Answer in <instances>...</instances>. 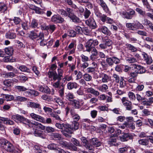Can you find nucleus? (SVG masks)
Returning a JSON list of instances; mask_svg holds the SVG:
<instances>
[{
    "label": "nucleus",
    "mask_w": 153,
    "mask_h": 153,
    "mask_svg": "<svg viewBox=\"0 0 153 153\" xmlns=\"http://www.w3.org/2000/svg\"><path fill=\"white\" fill-rule=\"evenodd\" d=\"M48 75L50 78H52L54 81L61 80L60 79L57 73L55 71H49L48 72Z\"/></svg>",
    "instance_id": "f3484780"
},
{
    "label": "nucleus",
    "mask_w": 153,
    "mask_h": 153,
    "mask_svg": "<svg viewBox=\"0 0 153 153\" xmlns=\"http://www.w3.org/2000/svg\"><path fill=\"white\" fill-rule=\"evenodd\" d=\"M90 29L87 27H85L82 28V32L85 34L88 35L90 33Z\"/></svg>",
    "instance_id": "a18cd8bd"
},
{
    "label": "nucleus",
    "mask_w": 153,
    "mask_h": 153,
    "mask_svg": "<svg viewBox=\"0 0 153 153\" xmlns=\"http://www.w3.org/2000/svg\"><path fill=\"white\" fill-rule=\"evenodd\" d=\"M122 102L128 110H131L132 109L131 102L128 100L126 97H123L121 99Z\"/></svg>",
    "instance_id": "6e6552de"
},
{
    "label": "nucleus",
    "mask_w": 153,
    "mask_h": 153,
    "mask_svg": "<svg viewBox=\"0 0 153 153\" xmlns=\"http://www.w3.org/2000/svg\"><path fill=\"white\" fill-rule=\"evenodd\" d=\"M1 122L3 121L5 124L10 125H13L14 122L7 118H2L1 119Z\"/></svg>",
    "instance_id": "473e14b6"
},
{
    "label": "nucleus",
    "mask_w": 153,
    "mask_h": 153,
    "mask_svg": "<svg viewBox=\"0 0 153 153\" xmlns=\"http://www.w3.org/2000/svg\"><path fill=\"white\" fill-rule=\"evenodd\" d=\"M91 14L90 11L88 10L87 8L85 9V10L84 12V16L85 19L88 18Z\"/></svg>",
    "instance_id": "603ef678"
},
{
    "label": "nucleus",
    "mask_w": 153,
    "mask_h": 153,
    "mask_svg": "<svg viewBox=\"0 0 153 153\" xmlns=\"http://www.w3.org/2000/svg\"><path fill=\"white\" fill-rule=\"evenodd\" d=\"M86 91L88 93H90L95 96L96 97L100 95V93L97 91L95 90L92 88H86Z\"/></svg>",
    "instance_id": "5701e85b"
},
{
    "label": "nucleus",
    "mask_w": 153,
    "mask_h": 153,
    "mask_svg": "<svg viewBox=\"0 0 153 153\" xmlns=\"http://www.w3.org/2000/svg\"><path fill=\"white\" fill-rule=\"evenodd\" d=\"M48 148L51 150H57L58 148L56 144L54 143L50 144L48 146Z\"/></svg>",
    "instance_id": "864d4df0"
},
{
    "label": "nucleus",
    "mask_w": 153,
    "mask_h": 153,
    "mask_svg": "<svg viewBox=\"0 0 153 153\" xmlns=\"http://www.w3.org/2000/svg\"><path fill=\"white\" fill-rule=\"evenodd\" d=\"M5 53L10 56H12L13 54L14 49L13 47H9L5 48L4 49Z\"/></svg>",
    "instance_id": "7c9ffc66"
},
{
    "label": "nucleus",
    "mask_w": 153,
    "mask_h": 153,
    "mask_svg": "<svg viewBox=\"0 0 153 153\" xmlns=\"http://www.w3.org/2000/svg\"><path fill=\"white\" fill-rule=\"evenodd\" d=\"M100 19L103 23L106 22L108 23L112 24L113 22V20L108 17L105 14H102L99 18Z\"/></svg>",
    "instance_id": "ddd939ff"
},
{
    "label": "nucleus",
    "mask_w": 153,
    "mask_h": 153,
    "mask_svg": "<svg viewBox=\"0 0 153 153\" xmlns=\"http://www.w3.org/2000/svg\"><path fill=\"white\" fill-rule=\"evenodd\" d=\"M35 121L32 122L26 118L23 124H25L27 126V127L31 128L34 127L33 126L35 125Z\"/></svg>",
    "instance_id": "b1692460"
},
{
    "label": "nucleus",
    "mask_w": 153,
    "mask_h": 153,
    "mask_svg": "<svg viewBox=\"0 0 153 153\" xmlns=\"http://www.w3.org/2000/svg\"><path fill=\"white\" fill-rule=\"evenodd\" d=\"M51 137L53 139L56 140H59L61 138V135L58 133H53Z\"/></svg>",
    "instance_id": "a19ab883"
},
{
    "label": "nucleus",
    "mask_w": 153,
    "mask_h": 153,
    "mask_svg": "<svg viewBox=\"0 0 153 153\" xmlns=\"http://www.w3.org/2000/svg\"><path fill=\"white\" fill-rule=\"evenodd\" d=\"M75 97L73 94L71 92L68 93L66 95V98L70 101L71 103V101H73L72 100Z\"/></svg>",
    "instance_id": "e433bc0d"
},
{
    "label": "nucleus",
    "mask_w": 153,
    "mask_h": 153,
    "mask_svg": "<svg viewBox=\"0 0 153 153\" xmlns=\"http://www.w3.org/2000/svg\"><path fill=\"white\" fill-rule=\"evenodd\" d=\"M99 77L101 79V81L103 83H107L111 80L110 76L103 72L99 73Z\"/></svg>",
    "instance_id": "1a4fd4ad"
},
{
    "label": "nucleus",
    "mask_w": 153,
    "mask_h": 153,
    "mask_svg": "<svg viewBox=\"0 0 153 153\" xmlns=\"http://www.w3.org/2000/svg\"><path fill=\"white\" fill-rule=\"evenodd\" d=\"M123 68V65H117L115 67V70L117 72L122 71Z\"/></svg>",
    "instance_id": "69168bd1"
},
{
    "label": "nucleus",
    "mask_w": 153,
    "mask_h": 153,
    "mask_svg": "<svg viewBox=\"0 0 153 153\" xmlns=\"http://www.w3.org/2000/svg\"><path fill=\"white\" fill-rule=\"evenodd\" d=\"M106 62L110 66H112L114 63L118 64L121 63V59L118 58L115 56L111 57H107L106 59Z\"/></svg>",
    "instance_id": "20e7f679"
},
{
    "label": "nucleus",
    "mask_w": 153,
    "mask_h": 153,
    "mask_svg": "<svg viewBox=\"0 0 153 153\" xmlns=\"http://www.w3.org/2000/svg\"><path fill=\"white\" fill-rule=\"evenodd\" d=\"M83 79L86 81H90L92 79V76L89 74L87 73H85L83 75Z\"/></svg>",
    "instance_id": "37998d69"
},
{
    "label": "nucleus",
    "mask_w": 153,
    "mask_h": 153,
    "mask_svg": "<svg viewBox=\"0 0 153 153\" xmlns=\"http://www.w3.org/2000/svg\"><path fill=\"white\" fill-rule=\"evenodd\" d=\"M85 47L86 48L85 51H90V48H95L93 45V39H89L86 43Z\"/></svg>",
    "instance_id": "4be33fe9"
},
{
    "label": "nucleus",
    "mask_w": 153,
    "mask_h": 153,
    "mask_svg": "<svg viewBox=\"0 0 153 153\" xmlns=\"http://www.w3.org/2000/svg\"><path fill=\"white\" fill-rule=\"evenodd\" d=\"M66 10V16L69 17L73 22L77 23L81 22L80 19L74 14L73 9L70 8H67Z\"/></svg>",
    "instance_id": "f03ea898"
},
{
    "label": "nucleus",
    "mask_w": 153,
    "mask_h": 153,
    "mask_svg": "<svg viewBox=\"0 0 153 153\" xmlns=\"http://www.w3.org/2000/svg\"><path fill=\"white\" fill-rule=\"evenodd\" d=\"M30 115L32 119L37 121H39L43 123L45 122L44 118L43 117L40 115L36 114L34 113H31Z\"/></svg>",
    "instance_id": "9b49d317"
},
{
    "label": "nucleus",
    "mask_w": 153,
    "mask_h": 153,
    "mask_svg": "<svg viewBox=\"0 0 153 153\" xmlns=\"http://www.w3.org/2000/svg\"><path fill=\"white\" fill-rule=\"evenodd\" d=\"M71 125L68 124H65L62 131H61L63 134L66 137L68 136V134H71L73 131L71 128Z\"/></svg>",
    "instance_id": "0eeeda50"
},
{
    "label": "nucleus",
    "mask_w": 153,
    "mask_h": 153,
    "mask_svg": "<svg viewBox=\"0 0 153 153\" xmlns=\"http://www.w3.org/2000/svg\"><path fill=\"white\" fill-rule=\"evenodd\" d=\"M51 21L55 23H62L65 21L64 19L59 15H54L52 16Z\"/></svg>",
    "instance_id": "9d476101"
},
{
    "label": "nucleus",
    "mask_w": 153,
    "mask_h": 153,
    "mask_svg": "<svg viewBox=\"0 0 153 153\" xmlns=\"http://www.w3.org/2000/svg\"><path fill=\"white\" fill-rule=\"evenodd\" d=\"M15 100L20 102L25 101L27 100V98L25 97L17 96L15 98Z\"/></svg>",
    "instance_id": "680f3d73"
},
{
    "label": "nucleus",
    "mask_w": 153,
    "mask_h": 153,
    "mask_svg": "<svg viewBox=\"0 0 153 153\" xmlns=\"http://www.w3.org/2000/svg\"><path fill=\"white\" fill-rule=\"evenodd\" d=\"M136 11L138 12L139 14L143 16H144L146 14V12L143 11L140 8H136Z\"/></svg>",
    "instance_id": "4d7b16f0"
},
{
    "label": "nucleus",
    "mask_w": 153,
    "mask_h": 153,
    "mask_svg": "<svg viewBox=\"0 0 153 153\" xmlns=\"http://www.w3.org/2000/svg\"><path fill=\"white\" fill-rule=\"evenodd\" d=\"M5 37L7 39H13L16 38V35L12 32H8L6 33Z\"/></svg>",
    "instance_id": "f704fd0d"
},
{
    "label": "nucleus",
    "mask_w": 153,
    "mask_h": 153,
    "mask_svg": "<svg viewBox=\"0 0 153 153\" xmlns=\"http://www.w3.org/2000/svg\"><path fill=\"white\" fill-rule=\"evenodd\" d=\"M0 145L7 152L11 153H13L17 149L15 148L14 146L10 142L4 139L0 140Z\"/></svg>",
    "instance_id": "f257e3e1"
},
{
    "label": "nucleus",
    "mask_w": 153,
    "mask_h": 153,
    "mask_svg": "<svg viewBox=\"0 0 153 153\" xmlns=\"http://www.w3.org/2000/svg\"><path fill=\"white\" fill-rule=\"evenodd\" d=\"M126 61L128 63H134L137 62L136 59L134 57H127V58Z\"/></svg>",
    "instance_id": "5fc2aeb1"
},
{
    "label": "nucleus",
    "mask_w": 153,
    "mask_h": 153,
    "mask_svg": "<svg viewBox=\"0 0 153 153\" xmlns=\"http://www.w3.org/2000/svg\"><path fill=\"white\" fill-rule=\"evenodd\" d=\"M2 95L3 96V97H5V100L7 101H11L14 99V97L12 95L4 94H3Z\"/></svg>",
    "instance_id": "c03bdc74"
},
{
    "label": "nucleus",
    "mask_w": 153,
    "mask_h": 153,
    "mask_svg": "<svg viewBox=\"0 0 153 153\" xmlns=\"http://www.w3.org/2000/svg\"><path fill=\"white\" fill-rule=\"evenodd\" d=\"M121 13L124 18L127 19H131L135 15V12L132 9H131L128 12L123 11Z\"/></svg>",
    "instance_id": "39448f33"
},
{
    "label": "nucleus",
    "mask_w": 153,
    "mask_h": 153,
    "mask_svg": "<svg viewBox=\"0 0 153 153\" xmlns=\"http://www.w3.org/2000/svg\"><path fill=\"white\" fill-rule=\"evenodd\" d=\"M29 38L32 40L36 39L38 37V34L34 31H32L30 32L29 36Z\"/></svg>",
    "instance_id": "58836bf2"
},
{
    "label": "nucleus",
    "mask_w": 153,
    "mask_h": 153,
    "mask_svg": "<svg viewBox=\"0 0 153 153\" xmlns=\"http://www.w3.org/2000/svg\"><path fill=\"white\" fill-rule=\"evenodd\" d=\"M75 108L79 109L83 105V103L80 101L76 100H73L71 101L70 103Z\"/></svg>",
    "instance_id": "2eb2a0df"
},
{
    "label": "nucleus",
    "mask_w": 153,
    "mask_h": 153,
    "mask_svg": "<svg viewBox=\"0 0 153 153\" xmlns=\"http://www.w3.org/2000/svg\"><path fill=\"white\" fill-rule=\"evenodd\" d=\"M81 140L82 141V145L84 146H86L87 144H88V141L86 139V138L84 137H82L81 138Z\"/></svg>",
    "instance_id": "0e129e2a"
},
{
    "label": "nucleus",
    "mask_w": 153,
    "mask_h": 153,
    "mask_svg": "<svg viewBox=\"0 0 153 153\" xmlns=\"http://www.w3.org/2000/svg\"><path fill=\"white\" fill-rule=\"evenodd\" d=\"M27 106L28 107L32 108H37L38 109L41 108L40 105L39 103H36L34 102H29L27 104Z\"/></svg>",
    "instance_id": "393cba45"
},
{
    "label": "nucleus",
    "mask_w": 153,
    "mask_h": 153,
    "mask_svg": "<svg viewBox=\"0 0 153 153\" xmlns=\"http://www.w3.org/2000/svg\"><path fill=\"white\" fill-rule=\"evenodd\" d=\"M18 79L21 82H24L27 80V78L24 76H18Z\"/></svg>",
    "instance_id": "6e6d98bb"
},
{
    "label": "nucleus",
    "mask_w": 153,
    "mask_h": 153,
    "mask_svg": "<svg viewBox=\"0 0 153 153\" xmlns=\"http://www.w3.org/2000/svg\"><path fill=\"white\" fill-rule=\"evenodd\" d=\"M91 144L96 147H99L101 146V143L96 138H93L91 140Z\"/></svg>",
    "instance_id": "a878e982"
},
{
    "label": "nucleus",
    "mask_w": 153,
    "mask_h": 153,
    "mask_svg": "<svg viewBox=\"0 0 153 153\" xmlns=\"http://www.w3.org/2000/svg\"><path fill=\"white\" fill-rule=\"evenodd\" d=\"M138 142L140 145L146 146L148 144L149 141L147 139H142L139 140Z\"/></svg>",
    "instance_id": "ea45409f"
},
{
    "label": "nucleus",
    "mask_w": 153,
    "mask_h": 153,
    "mask_svg": "<svg viewBox=\"0 0 153 153\" xmlns=\"http://www.w3.org/2000/svg\"><path fill=\"white\" fill-rule=\"evenodd\" d=\"M86 24L92 29H95L97 27L95 20L93 18L90 17L89 19L86 20Z\"/></svg>",
    "instance_id": "423d86ee"
},
{
    "label": "nucleus",
    "mask_w": 153,
    "mask_h": 153,
    "mask_svg": "<svg viewBox=\"0 0 153 153\" xmlns=\"http://www.w3.org/2000/svg\"><path fill=\"white\" fill-rule=\"evenodd\" d=\"M138 74V72H137L136 71H135L134 72L130 73L129 75L131 78H134L137 76Z\"/></svg>",
    "instance_id": "052dcab7"
},
{
    "label": "nucleus",
    "mask_w": 153,
    "mask_h": 153,
    "mask_svg": "<svg viewBox=\"0 0 153 153\" xmlns=\"http://www.w3.org/2000/svg\"><path fill=\"white\" fill-rule=\"evenodd\" d=\"M34 134L36 137H39L43 138H45V136L43 134V132L37 129H35Z\"/></svg>",
    "instance_id": "c756f323"
},
{
    "label": "nucleus",
    "mask_w": 153,
    "mask_h": 153,
    "mask_svg": "<svg viewBox=\"0 0 153 153\" xmlns=\"http://www.w3.org/2000/svg\"><path fill=\"white\" fill-rule=\"evenodd\" d=\"M34 126H36V128H39L42 129V130H44L45 128V127L42 125L40 123H39L37 122H35V125Z\"/></svg>",
    "instance_id": "09e8293b"
},
{
    "label": "nucleus",
    "mask_w": 153,
    "mask_h": 153,
    "mask_svg": "<svg viewBox=\"0 0 153 153\" xmlns=\"http://www.w3.org/2000/svg\"><path fill=\"white\" fill-rule=\"evenodd\" d=\"M120 140L122 142L126 141L129 139H132V136L130 134L128 133H124L123 135L120 136Z\"/></svg>",
    "instance_id": "f8f14e48"
},
{
    "label": "nucleus",
    "mask_w": 153,
    "mask_h": 153,
    "mask_svg": "<svg viewBox=\"0 0 153 153\" xmlns=\"http://www.w3.org/2000/svg\"><path fill=\"white\" fill-rule=\"evenodd\" d=\"M128 97L130 100H134L136 99L135 94L132 92L129 91L128 93Z\"/></svg>",
    "instance_id": "3c124183"
},
{
    "label": "nucleus",
    "mask_w": 153,
    "mask_h": 153,
    "mask_svg": "<svg viewBox=\"0 0 153 153\" xmlns=\"http://www.w3.org/2000/svg\"><path fill=\"white\" fill-rule=\"evenodd\" d=\"M16 75L14 74L13 72H9L8 73L5 74V76L6 78H12L15 76Z\"/></svg>",
    "instance_id": "e2e57ef3"
},
{
    "label": "nucleus",
    "mask_w": 153,
    "mask_h": 153,
    "mask_svg": "<svg viewBox=\"0 0 153 153\" xmlns=\"http://www.w3.org/2000/svg\"><path fill=\"white\" fill-rule=\"evenodd\" d=\"M79 123L78 122L76 121H73L72 124L71 125V128L73 131V130H76L79 127Z\"/></svg>",
    "instance_id": "72a5a7b5"
},
{
    "label": "nucleus",
    "mask_w": 153,
    "mask_h": 153,
    "mask_svg": "<svg viewBox=\"0 0 153 153\" xmlns=\"http://www.w3.org/2000/svg\"><path fill=\"white\" fill-rule=\"evenodd\" d=\"M71 115L74 121H77L80 119V116L77 114L75 110L74 109H71L70 111Z\"/></svg>",
    "instance_id": "dca6fc26"
},
{
    "label": "nucleus",
    "mask_w": 153,
    "mask_h": 153,
    "mask_svg": "<svg viewBox=\"0 0 153 153\" xmlns=\"http://www.w3.org/2000/svg\"><path fill=\"white\" fill-rule=\"evenodd\" d=\"M90 51H86L88 52L91 51V54L90 56H98V52L95 48H90Z\"/></svg>",
    "instance_id": "79ce46f5"
},
{
    "label": "nucleus",
    "mask_w": 153,
    "mask_h": 153,
    "mask_svg": "<svg viewBox=\"0 0 153 153\" xmlns=\"http://www.w3.org/2000/svg\"><path fill=\"white\" fill-rule=\"evenodd\" d=\"M126 26L129 30L133 31L139 29H143L144 28L143 25L139 22H137L135 23H126Z\"/></svg>",
    "instance_id": "7ed1b4c3"
},
{
    "label": "nucleus",
    "mask_w": 153,
    "mask_h": 153,
    "mask_svg": "<svg viewBox=\"0 0 153 153\" xmlns=\"http://www.w3.org/2000/svg\"><path fill=\"white\" fill-rule=\"evenodd\" d=\"M39 90L42 93L47 94L49 93L50 88L46 85H39L38 86Z\"/></svg>",
    "instance_id": "6ab92c4d"
},
{
    "label": "nucleus",
    "mask_w": 153,
    "mask_h": 153,
    "mask_svg": "<svg viewBox=\"0 0 153 153\" xmlns=\"http://www.w3.org/2000/svg\"><path fill=\"white\" fill-rule=\"evenodd\" d=\"M7 9V4L5 3H0V11H2L3 12L5 11Z\"/></svg>",
    "instance_id": "de8ad7c7"
},
{
    "label": "nucleus",
    "mask_w": 153,
    "mask_h": 153,
    "mask_svg": "<svg viewBox=\"0 0 153 153\" xmlns=\"http://www.w3.org/2000/svg\"><path fill=\"white\" fill-rule=\"evenodd\" d=\"M72 140L73 143L77 146H80V144L79 142L76 139L73 138Z\"/></svg>",
    "instance_id": "774afa93"
},
{
    "label": "nucleus",
    "mask_w": 153,
    "mask_h": 153,
    "mask_svg": "<svg viewBox=\"0 0 153 153\" xmlns=\"http://www.w3.org/2000/svg\"><path fill=\"white\" fill-rule=\"evenodd\" d=\"M64 124H65L63 123L61 124L59 123H57L56 124L55 126L58 128L61 129V131H62Z\"/></svg>",
    "instance_id": "338daca9"
},
{
    "label": "nucleus",
    "mask_w": 153,
    "mask_h": 153,
    "mask_svg": "<svg viewBox=\"0 0 153 153\" xmlns=\"http://www.w3.org/2000/svg\"><path fill=\"white\" fill-rule=\"evenodd\" d=\"M58 92L59 96L61 98H63L64 96L65 86L63 84H62L59 88L58 89Z\"/></svg>",
    "instance_id": "bb28decb"
},
{
    "label": "nucleus",
    "mask_w": 153,
    "mask_h": 153,
    "mask_svg": "<svg viewBox=\"0 0 153 153\" xmlns=\"http://www.w3.org/2000/svg\"><path fill=\"white\" fill-rule=\"evenodd\" d=\"M19 69L21 71L23 72H27L30 73V71L29 68H28L25 66L24 65H21L19 67Z\"/></svg>",
    "instance_id": "4c0bfd02"
},
{
    "label": "nucleus",
    "mask_w": 153,
    "mask_h": 153,
    "mask_svg": "<svg viewBox=\"0 0 153 153\" xmlns=\"http://www.w3.org/2000/svg\"><path fill=\"white\" fill-rule=\"evenodd\" d=\"M144 60L148 64H150L152 62V60L151 57L145 52H143L142 53Z\"/></svg>",
    "instance_id": "aec40b11"
},
{
    "label": "nucleus",
    "mask_w": 153,
    "mask_h": 153,
    "mask_svg": "<svg viewBox=\"0 0 153 153\" xmlns=\"http://www.w3.org/2000/svg\"><path fill=\"white\" fill-rule=\"evenodd\" d=\"M60 81L61 80H58L57 81L53 83L52 85L55 88H59L61 86Z\"/></svg>",
    "instance_id": "bf43d9fd"
},
{
    "label": "nucleus",
    "mask_w": 153,
    "mask_h": 153,
    "mask_svg": "<svg viewBox=\"0 0 153 153\" xmlns=\"http://www.w3.org/2000/svg\"><path fill=\"white\" fill-rule=\"evenodd\" d=\"M98 30L100 32L108 36H110L111 34L110 31L105 26L102 25L100 26Z\"/></svg>",
    "instance_id": "4468645a"
},
{
    "label": "nucleus",
    "mask_w": 153,
    "mask_h": 153,
    "mask_svg": "<svg viewBox=\"0 0 153 153\" xmlns=\"http://www.w3.org/2000/svg\"><path fill=\"white\" fill-rule=\"evenodd\" d=\"M12 119L15 121L17 120V121H19L20 122L24 123L25 118L24 117L22 116H21L18 114L13 115L12 116Z\"/></svg>",
    "instance_id": "a211bd4d"
},
{
    "label": "nucleus",
    "mask_w": 153,
    "mask_h": 153,
    "mask_svg": "<svg viewBox=\"0 0 153 153\" xmlns=\"http://www.w3.org/2000/svg\"><path fill=\"white\" fill-rule=\"evenodd\" d=\"M15 88L18 90L19 91H24L27 90L26 88L22 86H16Z\"/></svg>",
    "instance_id": "8fccbe9b"
},
{
    "label": "nucleus",
    "mask_w": 153,
    "mask_h": 153,
    "mask_svg": "<svg viewBox=\"0 0 153 153\" xmlns=\"http://www.w3.org/2000/svg\"><path fill=\"white\" fill-rule=\"evenodd\" d=\"M117 138V136H113L111 135L108 141L109 144H110L111 145L116 146V142Z\"/></svg>",
    "instance_id": "cd10ccee"
},
{
    "label": "nucleus",
    "mask_w": 153,
    "mask_h": 153,
    "mask_svg": "<svg viewBox=\"0 0 153 153\" xmlns=\"http://www.w3.org/2000/svg\"><path fill=\"white\" fill-rule=\"evenodd\" d=\"M45 131L47 133L53 132H54L55 131L54 128L51 126H49L45 127Z\"/></svg>",
    "instance_id": "13d9d810"
},
{
    "label": "nucleus",
    "mask_w": 153,
    "mask_h": 153,
    "mask_svg": "<svg viewBox=\"0 0 153 153\" xmlns=\"http://www.w3.org/2000/svg\"><path fill=\"white\" fill-rule=\"evenodd\" d=\"M126 46L128 49L132 52H136L137 51V48L131 44L127 43Z\"/></svg>",
    "instance_id": "c85d7f7f"
},
{
    "label": "nucleus",
    "mask_w": 153,
    "mask_h": 153,
    "mask_svg": "<svg viewBox=\"0 0 153 153\" xmlns=\"http://www.w3.org/2000/svg\"><path fill=\"white\" fill-rule=\"evenodd\" d=\"M67 87L69 90L76 89L77 88V84L75 82H69L67 84Z\"/></svg>",
    "instance_id": "2f4dec72"
},
{
    "label": "nucleus",
    "mask_w": 153,
    "mask_h": 153,
    "mask_svg": "<svg viewBox=\"0 0 153 153\" xmlns=\"http://www.w3.org/2000/svg\"><path fill=\"white\" fill-rule=\"evenodd\" d=\"M97 2L102 7L103 9L105 12L108 10V7L103 0H96Z\"/></svg>",
    "instance_id": "412c9836"
},
{
    "label": "nucleus",
    "mask_w": 153,
    "mask_h": 153,
    "mask_svg": "<svg viewBox=\"0 0 153 153\" xmlns=\"http://www.w3.org/2000/svg\"><path fill=\"white\" fill-rule=\"evenodd\" d=\"M76 32L72 30H70L68 31V36L71 37H74L76 36Z\"/></svg>",
    "instance_id": "49530a36"
},
{
    "label": "nucleus",
    "mask_w": 153,
    "mask_h": 153,
    "mask_svg": "<svg viewBox=\"0 0 153 153\" xmlns=\"http://www.w3.org/2000/svg\"><path fill=\"white\" fill-rule=\"evenodd\" d=\"M38 25V24L37 20L35 19H33L30 23V27L31 28H34L37 27Z\"/></svg>",
    "instance_id": "c9c22d12"
}]
</instances>
